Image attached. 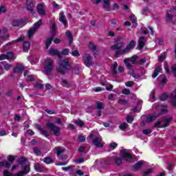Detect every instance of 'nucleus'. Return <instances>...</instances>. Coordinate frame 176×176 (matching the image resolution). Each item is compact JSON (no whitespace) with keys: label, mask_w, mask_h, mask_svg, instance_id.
Instances as JSON below:
<instances>
[{"label":"nucleus","mask_w":176,"mask_h":176,"mask_svg":"<svg viewBox=\"0 0 176 176\" xmlns=\"http://www.w3.org/2000/svg\"><path fill=\"white\" fill-rule=\"evenodd\" d=\"M87 141L93 140L92 144L96 146V148H102L104 146V142L100 136H96V133L91 132L90 135L87 138Z\"/></svg>","instance_id":"f257e3e1"},{"label":"nucleus","mask_w":176,"mask_h":176,"mask_svg":"<svg viewBox=\"0 0 176 176\" xmlns=\"http://www.w3.org/2000/svg\"><path fill=\"white\" fill-rule=\"evenodd\" d=\"M43 69L45 75L47 76L52 75L53 71V60L52 59L48 58L44 61Z\"/></svg>","instance_id":"f03ea898"},{"label":"nucleus","mask_w":176,"mask_h":176,"mask_svg":"<svg viewBox=\"0 0 176 176\" xmlns=\"http://www.w3.org/2000/svg\"><path fill=\"white\" fill-rule=\"evenodd\" d=\"M135 47V42L134 41H131L129 45L122 50H118L116 52V56L119 57L122 54H127V53H130L133 49Z\"/></svg>","instance_id":"7ed1b4c3"},{"label":"nucleus","mask_w":176,"mask_h":176,"mask_svg":"<svg viewBox=\"0 0 176 176\" xmlns=\"http://www.w3.org/2000/svg\"><path fill=\"white\" fill-rule=\"evenodd\" d=\"M68 69H69V60L68 58L61 60L59 63V67L57 69V72L62 75H65V71H68Z\"/></svg>","instance_id":"20e7f679"},{"label":"nucleus","mask_w":176,"mask_h":176,"mask_svg":"<svg viewBox=\"0 0 176 176\" xmlns=\"http://www.w3.org/2000/svg\"><path fill=\"white\" fill-rule=\"evenodd\" d=\"M137 60H138V56L137 55H133L132 57L125 58L124 60V64H125L126 68H127V69H131L134 64L137 62Z\"/></svg>","instance_id":"39448f33"},{"label":"nucleus","mask_w":176,"mask_h":176,"mask_svg":"<svg viewBox=\"0 0 176 176\" xmlns=\"http://www.w3.org/2000/svg\"><path fill=\"white\" fill-rule=\"evenodd\" d=\"M175 7H173V10H170L167 11L166 21V23H173V24H175V21H173L174 15L175 14Z\"/></svg>","instance_id":"423d86ee"},{"label":"nucleus","mask_w":176,"mask_h":176,"mask_svg":"<svg viewBox=\"0 0 176 176\" xmlns=\"http://www.w3.org/2000/svg\"><path fill=\"white\" fill-rule=\"evenodd\" d=\"M173 120V118H166L161 122H157L155 124V127H159L160 129H162L163 127H168V126H170V122Z\"/></svg>","instance_id":"0eeeda50"},{"label":"nucleus","mask_w":176,"mask_h":176,"mask_svg":"<svg viewBox=\"0 0 176 176\" xmlns=\"http://www.w3.org/2000/svg\"><path fill=\"white\" fill-rule=\"evenodd\" d=\"M46 126L48 127V129H50V130L54 132V135L56 137H58V135H60V127L56 126L52 122H47Z\"/></svg>","instance_id":"6e6552de"},{"label":"nucleus","mask_w":176,"mask_h":176,"mask_svg":"<svg viewBox=\"0 0 176 176\" xmlns=\"http://www.w3.org/2000/svg\"><path fill=\"white\" fill-rule=\"evenodd\" d=\"M26 9L32 14H35V5L33 0H26Z\"/></svg>","instance_id":"1a4fd4ad"},{"label":"nucleus","mask_w":176,"mask_h":176,"mask_svg":"<svg viewBox=\"0 0 176 176\" xmlns=\"http://www.w3.org/2000/svg\"><path fill=\"white\" fill-rule=\"evenodd\" d=\"M114 163H116L117 166H121V164L123 163L122 157H111L109 159V161L107 162V164H113Z\"/></svg>","instance_id":"9d476101"},{"label":"nucleus","mask_w":176,"mask_h":176,"mask_svg":"<svg viewBox=\"0 0 176 176\" xmlns=\"http://www.w3.org/2000/svg\"><path fill=\"white\" fill-rule=\"evenodd\" d=\"M37 12L40 16H45L46 14V8L45 7V3H38L36 6Z\"/></svg>","instance_id":"9b49d317"},{"label":"nucleus","mask_w":176,"mask_h":176,"mask_svg":"<svg viewBox=\"0 0 176 176\" xmlns=\"http://www.w3.org/2000/svg\"><path fill=\"white\" fill-rule=\"evenodd\" d=\"M117 44L111 47V50H121L120 49L124 47V42L120 40H116Z\"/></svg>","instance_id":"f8f14e48"},{"label":"nucleus","mask_w":176,"mask_h":176,"mask_svg":"<svg viewBox=\"0 0 176 176\" xmlns=\"http://www.w3.org/2000/svg\"><path fill=\"white\" fill-rule=\"evenodd\" d=\"M23 170L20 171L19 173H16L13 176H23L25 174H28L30 172V165H26L22 168Z\"/></svg>","instance_id":"ddd939ff"},{"label":"nucleus","mask_w":176,"mask_h":176,"mask_svg":"<svg viewBox=\"0 0 176 176\" xmlns=\"http://www.w3.org/2000/svg\"><path fill=\"white\" fill-rule=\"evenodd\" d=\"M91 60H93V58L90 56V54H85V58L84 60V63L86 67H91V65H93V63H91Z\"/></svg>","instance_id":"4468645a"},{"label":"nucleus","mask_w":176,"mask_h":176,"mask_svg":"<svg viewBox=\"0 0 176 176\" xmlns=\"http://www.w3.org/2000/svg\"><path fill=\"white\" fill-rule=\"evenodd\" d=\"M49 54H51V56H57L58 58H63L61 57V52L54 48H50L49 50Z\"/></svg>","instance_id":"2eb2a0df"},{"label":"nucleus","mask_w":176,"mask_h":176,"mask_svg":"<svg viewBox=\"0 0 176 176\" xmlns=\"http://www.w3.org/2000/svg\"><path fill=\"white\" fill-rule=\"evenodd\" d=\"M121 156L122 159H124V160H129L130 159H132L133 157L131 155L127 153V151L126 149L121 151Z\"/></svg>","instance_id":"dca6fc26"},{"label":"nucleus","mask_w":176,"mask_h":176,"mask_svg":"<svg viewBox=\"0 0 176 176\" xmlns=\"http://www.w3.org/2000/svg\"><path fill=\"white\" fill-rule=\"evenodd\" d=\"M25 22L21 20H14L12 22V25L14 27H18V28H21L22 27H24Z\"/></svg>","instance_id":"f3484780"},{"label":"nucleus","mask_w":176,"mask_h":176,"mask_svg":"<svg viewBox=\"0 0 176 176\" xmlns=\"http://www.w3.org/2000/svg\"><path fill=\"white\" fill-rule=\"evenodd\" d=\"M170 104L176 108V89L170 95Z\"/></svg>","instance_id":"a211bd4d"},{"label":"nucleus","mask_w":176,"mask_h":176,"mask_svg":"<svg viewBox=\"0 0 176 176\" xmlns=\"http://www.w3.org/2000/svg\"><path fill=\"white\" fill-rule=\"evenodd\" d=\"M146 42V38H145V37H144V36L140 37L139 41H138L139 49H142V47H144V46H145Z\"/></svg>","instance_id":"6ab92c4d"},{"label":"nucleus","mask_w":176,"mask_h":176,"mask_svg":"<svg viewBox=\"0 0 176 176\" xmlns=\"http://www.w3.org/2000/svg\"><path fill=\"white\" fill-rule=\"evenodd\" d=\"M59 21L63 23L64 25H66V24L68 23L65 19V14L63 12L59 13Z\"/></svg>","instance_id":"aec40b11"},{"label":"nucleus","mask_w":176,"mask_h":176,"mask_svg":"<svg viewBox=\"0 0 176 176\" xmlns=\"http://www.w3.org/2000/svg\"><path fill=\"white\" fill-rule=\"evenodd\" d=\"M160 115H155V114H151L147 116L146 117V121L147 122H153L155 119H157Z\"/></svg>","instance_id":"412c9836"},{"label":"nucleus","mask_w":176,"mask_h":176,"mask_svg":"<svg viewBox=\"0 0 176 176\" xmlns=\"http://www.w3.org/2000/svg\"><path fill=\"white\" fill-rule=\"evenodd\" d=\"M24 66L23 65H16V67L14 69V72L15 74H19L21 72V71H23Z\"/></svg>","instance_id":"4be33fe9"},{"label":"nucleus","mask_w":176,"mask_h":176,"mask_svg":"<svg viewBox=\"0 0 176 176\" xmlns=\"http://www.w3.org/2000/svg\"><path fill=\"white\" fill-rule=\"evenodd\" d=\"M54 38V35L47 38L45 42L46 49H49V47H50V45H52V42H53Z\"/></svg>","instance_id":"5701e85b"},{"label":"nucleus","mask_w":176,"mask_h":176,"mask_svg":"<svg viewBox=\"0 0 176 176\" xmlns=\"http://www.w3.org/2000/svg\"><path fill=\"white\" fill-rule=\"evenodd\" d=\"M142 166H144V161H139L134 164L133 168L134 170H140Z\"/></svg>","instance_id":"b1692460"},{"label":"nucleus","mask_w":176,"mask_h":176,"mask_svg":"<svg viewBox=\"0 0 176 176\" xmlns=\"http://www.w3.org/2000/svg\"><path fill=\"white\" fill-rule=\"evenodd\" d=\"M161 71H162V67L160 66L157 67L154 70V73L152 75V78H156V76H157V75L160 74Z\"/></svg>","instance_id":"393cba45"},{"label":"nucleus","mask_w":176,"mask_h":176,"mask_svg":"<svg viewBox=\"0 0 176 176\" xmlns=\"http://www.w3.org/2000/svg\"><path fill=\"white\" fill-rule=\"evenodd\" d=\"M103 8L107 12H109V8H110L109 0H104L103 1Z\"/></svg>","instance_id":"a878e982"},{"label":"nucleus","mask_w":176,"mask_h":176,"mask_svg":"<svg viewBox=\"0 0 176 176\" xmlns=\"http://www.w3.org/2000/svg\"><path fill=\"white\" fill-rule=\"evenodd\" d=\"M50 28H51V32L52 34V36L54 35V32H56V31H57V25H56V23L53 22L51 23L50 25Z\"/></svg>","instance_id":"bb28decb"},{"label":"nucleus","mask_w":176,"mask_h":176,"mask_svg":"<svg viewBox=\"0 0 176 176\" xmlns=\"http://www.w3.org/2000/svg\"><path fill=\"white\" fill-rule=\"evenodd\" d=\"M34 169L37 173H42V171H43V168L41 166V164H34Z\"/></svg>","instance_id":"cd10ccee"},{"label":"nucleus","mask_w":176,"mask_h":176,"mask_svg":"<svg viewBox=\"0 0 176 176\" xmlns=\"http://www.w3.org/2000/svg\"><path fill=\"white\" fill-rule=\"evenodd\" d=\"M33 152L36 156H41L42 155V151L38 148L37 147H34L33 148Z\"/></svg>","instance_id":"c85d7f7f"},{"label":"nucleus","mask_w":176,"mask_h":176,"mask_svg":"<svg viewBox=\"0 0 176 176\" xmlns=\"http://www.w3.org/2000/svg\"><path fill=\"white\" fill-rule=\"evenodd\" d=\"M118 63H114L112 65V72L113 75H116L118 74Z\"/></svg>","instance_id":"c756f323"},{"label":"nucleus","mask_w":176,"mask_h":176,"mask_svg":"<svg viewBox=\"0 0 176 176\" xmlns=\"http://www.w3.org/2000/svg\"><path fill=\"white\" fill-rule=\"evenodd\" d=\"M23 51L27 52L28 49H30V42L25 41V43H23Z\"/></svg>","instance_id":"7c9ffc66"},{"label":"nucleus","mask_w":176,"mask_h":176,"mask_svg":"<svg viewBox=\"0 0 176 176\" xmlns=\"http://www.w3.org/2000/svg\"><path fill=\"white\" fill-rule=\"evenodd\" d=\"M6 57L7 60H14V54H13V52H8Z\"/></svg>","instance_id":"2f4dec72"},{"label":"nucleus","mask_w":176,"mask_h":176,"mask_svg":"<svg viewBox=\"0 0 176 176\" xmlns=\"http://www.w3.org/2000/svg\"><path fill=\"white\" fill-rule=\"evenodd\" d=\"M11 164L8 162V161H4L1 162V167H5L6 168H10Z\"/></svg>","instance_id":"473e14b6"},{"label":"nucleus","mask_w":176,"mask_h":176,"mask_svg":"<svg viewBox=\"0 0 176 176\" xmlns=\"http://www.w3.org/2000/svg\"><path fill=\"white\" fill-rule=\"evenodd\" d=\"M35 32H36V29H30L28 33V38H31V36H32Z\"/></svg>","instance_id":"72a5a7b5"},{"label":"nucleus","mask_w":176,"mask_h":176,"mask_svg":"<svg viewBox=\"0 0 176 176\" xmlns=\"http://www.w3.org/2000/svg\"><path fill=\"white\" fill-rule=\"evenodd\" d=\"M42 25V19H40L38 21L34 23V28H33V30H37V28H39V27H41V25Z\"/></svg>","instance_id":"f704fd0d"},{"label":"nucleus","mask_w":176,"mask_h":176,"mask_svg":"<svg viewBox=\"0 0 176 176\" xmlns=\"http://www.w3.org/2000/svg\"><path fill=\"white\" fill-rule=\"evenodd\" d=\"M43 162L45 163L46 164H50L53 163V160L51 157H45Z\"/></svg>","instance_id":"c9c22d12"},{"label":"nucleus","mask_w":176,"mask_h":176,"mask_svg":"<svg viewBox=\"0 0 176 176\" xmlns=\"http://www.w3.org/2000/svg\"><path fill=\"white\" fill-rule=\"evenodd\" d=\"M129 124H127V123L124 122L123 124H121L119 126V129H120V130H126V129H127Z\"/></svg>","instance_id":"e433bc0d"},{"label":"nucleus","mask_w":176,"mask_h":176,"mask_svg":"<svg viewBox=\"0 0 176 176\" xmlns=\"http://www.w3.org/2000/svg\"><path fill=\"white\" fill-rule=\"evenodd\" d=\"M17 162L20 164H24V163L27 162V159H25L24 157H21V158L18 159Z\"/></svg>","instance_id":"4c0bfd02"},{"label":"nucleus","mask_w":176,"mask_h":176,"mask_svg":"<svg viewBox=\"0 0 176 176\" xmlns=\"http://www.w3.org/2000/svg\"><path fill=\"white\" fill-rule=\"evenodd\" d=\"M60 54H63L64 56H68V54H69V50L68 48L63 50L60 52Z\"/></svg>","instance_id":"58836bf2"},{"label":"nucleus","mask_w":176,"mask_h":176,"mask_svg":"<svg viewBox=\"0 0 176 176\" xmlns=\"http://www.w3.org/2000/svg\"><path fill=\"white\" fill-rule=\"evenodd\" d=\"M61 85L62 86H63V87H67L68 86H69V82H68L67 80L63 79L62 80Z\"/></svg>","instance_id":"ea45409f"},{"label":"nucleus","mask_w":176,"mask_h":176,"mask_svg":"<svg viewBox=\"0 0 176 176\" xmlns=\"http://www.w3.org/2000/svg\"><path fill=\"white\" fill-rule=\"evenodd\" d=\"M104 108V103L102 102H98L97 104H96V109H99L101 110V109H103Z\"/></svg>","instance_id":"a19ab883"},{"label":"nucleus","mask_w":176,"mask_h":176,"mask_svg":"<svg viewBox=\"0 0 176 176\" xmlns=\"http://www.w3.org/2000/svg\"><path fill=\"white\" fill-rule=\"evenodd\" d=\"M164 69L166 72V74H168L170 75V66L167 65V63H164Z\"/></svg>","instance_id":"79ce46f5"},{"label":"nucleus","mask_w":176,"mask_h":176,"mask_svg":"<svg viewBox=\"0 0 176 176\" xmlns=\"http://www.w3.org/2000/svg\"><path fill=\"white\" fill-rule=\"evenodd\" d=\"M72 56H73L74 57H79V52L77 50H74L73 52H72Z\"/></svg>","instance_id":"37998d69"},{"label":"nucleus","mask_w":176,"mask_h":176,"mask_svg":"<svg viewBox=\"0 0 176 176\" xmlns=\"http://www.w3.org/2000/svg\"><path fill=\"white\" fill-rule=\"evenodd\" d=\"M130 20L133 24H137V18H135V15H131L130 16Z\"/></svg>","instance_id":"c03bdc74"},{"label":"nucleus","mask_w":176,"mask_h":176,"mask_svg":"<svg viewBox=\"0 0 176 176\" xmlns=\"http://www.w3.org/2000/svg\"><path fill=\"white\" fill-rule=\"evenodd\" d=\"M153 170L152 168L148 169L143 173V176H148L149 174H151Z\"/></svg>","instance_id":"a18cd8bd"},{"label":"nucleus","mask_w":176,"mask_h":176,"mask_svg":"<svg viewBox=\"0 0 176 176\" xmlns=\"http://www.w3.org/2000/svg\"><path fill=\"white\" fill-rule=\"evenodd\" d=\"M133 120H134V118L131 117V116H126V122L127 123H133Z\"/></svg>","instance_id":"49530a36"},{"label":"nucleus","mask_w":176,"mask_h":176,"mask_svg":"<svg viewBox=\"0 0 176 176\" xmlns=\"http://www.w3.org/2000/svg\"><path fill=\"white\" fill-rule=\"evenodd\" d=\"M78 139L80 142H85L86 141V138L83 135H79Z\"/></svg>","instance_id":"de8ad7c7"},{"label":"nucleus","mask_w":176,"mask_h":176,"mask_svg":"<svg viewBox=\"0 0 176 176\" xmlns=\"http://www.w3.org/2000/svg\"><path fill=\"white\" fill-rule=\"evenodd\" d=\"M166 58V55L164 54H162L161 56L158 57V61L162 63V61Z\"/></svg>","instance_id":"09e8293b"},{"label":"nucleus","mask_w":176,"mask_h":176,"mask_svg":"<svg viewBox=\"0 0 176 176\" xmlns=\"http://www.w3.org/2000/svg\"><path fill=\"white\" fill-rule=\"evenodd\" d=\"M160 100L161 101H166L167 100V95L166 94H162L160 97Z\"/></svg>","instance_id":"8fccbe9b"},{"label":"nucleus","mask_w":176,"mask_h":176,"mask_svg":"<svg viewBox=\"0 0 176 176\" xmlns=\"http://www.w3.org/2000/svg\"><path fill=\"white\" fill-rule=\"evenodd\" d=\"M142 133L145 135H149V134H151V133H152V131H151L150 129H144L142 131Z\"/></svg>","instance_id":"3c124183"},{"label":"nucleus","mask_w":176,"mask_h":176,"mask_svg":"<svg viewBox=\"0 0 176 176\" xmlns=\"http://www.w3.org/2000/svg\"><path fill=\"white\" fill-rule=\"evenodd\" d=\"M40 133L42 134V135H45V137H49L50 134L49 132H47V131L45 130H41V131L40 132Z\"/></svg>","instance_id":"603ef678"},{"label":"nucleus","mask_w":176,"mask_h":176,"mask_svg":"<svg viewBox=\"0 0 176 176\" xmlns=\"http://www.w3.org/2000/svg\"><path fill=\"white\" fill-rule=\"evenodd\" d=\"M56 151H57L56 155L58 156H60V155H61V153H63L64 152V149L60 148H57Z\"/></svg>","instance_id":"864d4df0"},{"label":"nucleus","mask_w":176,"mask_h":176,"mask_svg":"<svg viewBox=\"0 0 176 176\" xmlns=\"http://www.w3.org/2000/svg\"><path fill=\"white\" fill-rule=\"evenodd\" d=\"M27 80L28 82H34L35 80V78L33 76L29 75L28 76Z\"/></svg>","instance_id":"5fc2aeb1"},{"label":"nucleus","mask_w":176,"mask_h":176,"mask_svg":"<svg viewBox=\"0 0 176 176\" xmlns=\"http://www.w3.org/2000/svg\"><path fill=\"white\" fill-rule=\"evenodd\" d=\"M83 162H85V159L83 158H79V159H77L74 161V163H76L77 164H79L80 163H83Z\"/></svg>","instance_id":"6e6d98bb"},{"label":"nucleus","mask_w":176,"mask_h":176,"mask_svg":"<svg viewBox=\"0 0 176 176\" xmlns=\"http://www.w3.org/2000/svg\"><path fill=\"white\" fill-rule=\"evenodd\" d=\"M118 146V144L116 142H111L109 144V147L111 148V149H115Z\"/></svg>","instance_id":"4d7b16f0"},{"label":"nucleus","mask_w":176,"mask_h":176,"mask_svg":"<svg viewBox=\"0 0 176 176\" xmlns=\"http://www.w3.org/2000/svg\"><path fill=\"white\" fill-rule=\"evenodd\" d=\"M8 162H14L15 160H16V157H14V156H13V155H9L8 157Z\"/></svg>","instance_id":"13d9d810"},{"label":"nucleus","mask_w":176,"mask_h":176,"mask_svg":"<svg viewBox=\"0 0 176 176\" xmlns=\"http://www.w3.org/2000/svg\"><path fill=\"white\" fill-rule=\"evenodd\" d=\"M4 69L6 70V71H9V69H10V68H12V65H10V64H6V65H4Z\"/></svg>","instance_id":"bf43d9fd"},{"label":"nucleus","mask_w":176,"mask_h":176,"mask_svg":"<svg viewBox=\"0 0 176 176\" xmlns=\"http://www.w3.org/2000/svg\"><path fill=\"white\" fill-rule=\"evenodd\" d=\"M133 85H134V82H133V81H128V82H125V86H126L127 87H131V86H133Z\"/></svg>","instance_id":"052dcab7"},{"label":"nucleus","mask_w":176,"mask_h":176,"mask_svg":"<svg viewBox=\"0 0 176 176\" xmlns=\"http://www.w3.org/2000/svg\"><path fill=\"white\" fill-rule=\"evenodd\" d=\"M6 12V7L4 6H0V14L1 13H5Z\"/></svg>","instance_id":"680f3d73"},{"label":"nucleus","mask_w":176,"mask_h":176,"mask_svg":"<svg viewBox=\"0 0 176 176\" xmlns=\"http://www.w3.org/2000/svg\"><path fill=\"white\" fill-rule=\"evenodd\" d=\"M76 124H77V126H79L80 127H82V126H85V123L82 122V121H76Z\"/></svg>","instance_id":"e2e57ef3"},{"label":"nucleus","mask_w":176,"mask_h":176,"mask_svg":"<svg viewBox=\"0 0 176 176\" xmlns=\"http://www.w3.org/2000/svg\"><path fill=\"white\" fill-rule=\"evenodd\" d=\"M35 87H37V89H43V85L41 83L36 82Z\"/></svg>","instance_id":"0e129e2a"},{"label":"nucleus","mask_w":176,"mask_h":176,"mask_svg":"<svg viewBox=\"0 0 176 176\" xmlns=\"http://www.w3.org/2000/svg\"><path fill=\"white\" fill-rule=\"evenodd\" d=\"M122 94H125L126 96H129L130 94V90L128 89H124L122 90Z\"/></svg>","instance_id":"69168bd1"},{"label":"nucleus","mask_w":176,"mask_h":176,"mask_svg":"<svg viewBox=\"0 0 176 176\" xmlns=\"http://www.w3.org/2000/svg\"><path fill=\"white\" fill-rule=\"evenodd\" d=\"M89 49H91V50H93L94 52H95L96 50V45L91 43H89Z\"/></svg>","instance_id":"338daca9"},{"label":"nucleus","mask_w":176,"mask_h":176,"mask_svg":"<svg viewBox=\"0 0 176 176\" xmlns=\"http://www.w3.org/2000/svg\"><path fill=\"white\" fill-rule=\"evenodd\" d=\"M3 176H13L12 173H10L8 170H4L3 172Z\"/></svg>","instance_id":"774afa93"}]
</instances>
